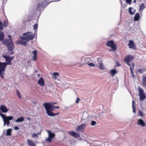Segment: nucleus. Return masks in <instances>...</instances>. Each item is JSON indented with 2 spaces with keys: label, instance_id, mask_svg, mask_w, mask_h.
Here are the masks:
<instances>
[{
  "label": "nucleus",
  "instance_id": "1",
  "mask_svg": "<svg viewBox=\"0 0 146 146\" xmlns=\"http://www.w3.org/2000/svg\"><path fill=\"white\" fill-rule=\"evenodd\" d=\"M35 35V33L33 34L32 32L24 33L22 34V36H19L20 38L17 40L15 43L17 45L21 44L24 46H26L27 42L32 40Z\"/></svg>",
  "mask_w": 146,
  "mask_h": 146
},
{
  "label": "nucleus",
  "instance_id": "2",
  "mask_svg": "<svg viewBox=\"0 0 146 146\" xmlns=\"http://www.w3.org/2000/svg\"><path fill=\"white\" fill-rule=\"evenodd\" d=\"M44 107L47 114L51 116H54L58 114L59 113H54L52 111L54 110L55 108L58 109V106H54L53 105L50 103H45L43 104Z\"/></svg>",
  "mask_w": 146,
  "mask_h": 146
},
{
  "label": "nucleus",
  "instance_id": "3",
  "mask_svg": "<svg viewBox=\"0 0 146 146\" xmlns=\"http://www.w3.org/2000/svg\"><path fill=\"white\" fill-rule=\"evenodd\" d=\"M47 5L46 0H39L38 3L35 11V13L38 14V17L40 15L42 12Z\"/></svg>",
  "mask_w": 146,
  "mask_h": 146
},
{
  "label": "nucleus",
  "instance_id": "4",
  "mask_svg": "<svg viewBox=\"0 0 146 146\" xmlns=\"http://www.w3.org/2000/svg\"><path fill=\"white\" fill-rule=\"evenodd\" d=\"M2 43L7 45L8 50L12 51L14 48V45L12 40H9V39H5L3 41Z\"/></svg>",
  "mask_w": 146,
  "mask_h": 146
},
{
  "label": "nucleus",
  "instance_id": "5",
  "mask_svg": "<svg viewBox=\"0 0 146 146\" xmlns=\"http://www.w3.org/2000/svg\"><path fill=\"white\" fill-rule=\"evenodd\" d=\"M7 65L5 62H0V75L3 78H4V72Z\"/></svg>",
  "mask_w": 146,
  "mask_h": 146
},
{
  "label": "nucleus",
  "instance_id": "6",
  "mask_svg": "<svg viewBox=\"0 0 146 146\" xmlns=\"http://www.w3.org/2000/svg\"><path fill=\"white\" fill-rule=\"evenodd\" d=\"M138 95L140 100H143L146 98L145 94L144 93V90L141 87L138 88Z\"/></svg>",
  "mask_w": 146,
  "mask_h": 146
},
{
  "label": "nucleus",
  "instance_id": "7",
  "mask_svg": "<svg viewBox=\"0 0 146 146\" xmlns=\"http://www.w3.org/2000/svg\"><path fill=\"white\" fill-rule=\"evenodd\" d=\"M47 132L48 133V137L46 139V141L48 142H50L55 137V135L54 133H52L49 130H47Z\"/></svg>",
  "mask_w": 146,
  "mask_h": 146
},
{
  "label": "nucleus",
  "instance_id": "8",
  "mask_svg": "<svg viewBox=\"0 0 146 146\" xmlns=\"http://www.w3.org/2000/svg\"><path fill=\"white\" fill-rule=\"evenodd\" d=\"M106 45L111 48L114 50H115L116 49V45L114 43L113 40L108 41L106 43Z\"/></svg>",
  "mask_w": 146,
  "mask_h": 146
},
{
  "label": "nucleus",
  "instance_id": "9",
  "mask_svg": "<svg viewBox=\"0 0 146 146\" xmlns=\"http://www.w3.org/2000/svg\"><path fill=\"white\" fill-rule=\"evenodd\" d=\"M133 56L130 55L127 56L125 58L124 61L125 63L129 66H131L130 62L133 59Z\"/></svg>",
  "mask_w": 146,
  "mask_h": 146
},
{
  "label": "nucleus",
  "instance_id": "10",
  "mask_svg": "<svg viewBox=\"0 0 146 146\" xmlns=\"http://www.w3.org/2000/svg\"><path fill=\"white\" fill-rule=\"evenodd\" d=\"M3 56L5 59L6 62H5V63H6L7 65L8 64L11 65V61L10 58V56L7 55H4Z\"/></svg>",
  "mask_w": 146,
  "mask_h": 146
},
{
  "label": "nucleus",
  "instance_id": "11",
  "mask_svg": "<svg viewBox=\"0 0 146 146\" xmlns=\"http://www.w3.org/2000/svg\"><path fill=\"white\" fill-rule=\"evenodd\" d=\"M68 133L72 136L73 137L75 138L79 137L80 136V135L79 134L76 133L74 131H69Z\"/></svg>",
  "mask_w": 146,
  "mask_h": 146
},
{
  "label": "nucleus",
  "instance_id": "12",
  "mask_svg": "<svg viewBox=\"0 0 146 146\" xmlns=\"http://www.w3.org/2000/svg\"><path fill=\"white\" fill-rule=\"evenodd\" d=\"M37 84L40 86L44 87V81L43 78L42 77H40L38 80Z\"/></svg>",
  "mask_w": 146,
  "mask_h": 146
},
{
  "label": "nucleus",
  "instance_id": "13",
  "mask_svg": "<svg viewBox=\"0 0 146 146\" xmlns=\"http://www.w3.org/2000/svg\"><path fill=\"white\" fill-rule=\"evenodd\" d=\"M86 123H83L81 125L79 126L77 129L76 130L77 131H81L84 129L85 127L86 126Z\"/></svg>",
  "mask_w": 146,
  "mask_h": 146
},
{
  "label": "nucleus",
  "instance_id": "14",
  "mask_svg": "<svg viewBox=\"0 0 146 146\" xmlns=\"http://www.w3.org/2000/svg\"><path fill=\"white\" fill-rule=\"evenodd\" d=\"M0 110L3 113H6L8 111L6 107L3 105H2L0 106Z\"/></svg>",
  "mask_w": 146,
  "mask_h": 146
},
{
  "label": "nucleus",
  "instance_id": "15",
  "mask_svg": "<svg viewBox=\"0 0 146 146\" xmlns=\"http://www.w3.org/2000/svg\"><path fill=\"white\" fill-rule=\"evenodd\" d=\"M128 46L130 48L133 49L135 47L134 43L132 40H130L128 43Z\"/></svg>",
  "mask_w": 146,
  "mask_h": 146
},
{
  "label": "nucleus",
  "instance_id": "16",
  "mask_svg": "<svg viewBox=\"0 0 146 146\" xmlns=\"http://www.w3.org/2000/svg\"><path fill=\"white\" fill-rule=\"evenodd\" d=\"M27 141L29 146H36L32 140L28 139L27 140Z\"/></svg>",
  "mask_w": 146,
  "mask_h": 146
},
{
  "label": "nucleus",
  "instance_id": "17",
  "mask_svg": "<svg viewBox=\"0 0 146 146\" xmlns=\"http://www.w3.org/2000/svg\"><path fill=\"white\" fill-rule=\"evenodd\" d=\"M138 124L143 127L145 126V124L142 119H139L138 120Z\"/></svg>",
  "mask_w": 146,
  "mask_h": 146
},
{
  "label": "nucleus",
  "instance_id": "18",
  "mask_svg": "<svg viewBox=\"0 0 146 146\" xmlns=\"http://www.w3.org/2000/svg\"><path fill=\"white\" fill-rule=\"evenodd\" d=\"M136 10L134 9L132 7H130L129 8V12L131 15H134L135 13Z\"/></svg>",
  "mask_w": 146,
  "mask_h": 146
},
{
  "label": "nucleus",
  "instance_id": "19",
  "mask_svg": "<svg viewBox=\"0 0 146 146\" xmlns=\"http://www.w3.org/2000/svg\"><path fill=\"white\" fill-rule=\"evenodd\" d=\"M88 117V114L86 112H84L83 113V115L82 117V120L86 119Z\"/></svg>",
  "mask_w": 146,
  "mask_h": 146
},
{
  "label": "nucleus",
  "instance_id": "20",
  "mask_svg": "<svg viewBox=\"0 0 146 146\" xmlns=\"http://www.w3.org/2000/svg\"><path fill=\"white\" fill-rule=\"evenodd\" d=\"M24 119L23 117H18L17 119L15 120V122L17 123H19L24 121Z\"/></svg>",
  "mask_w": 146,
  "mask_h": 146
},
{
  "label": "nucleus",
  "instance_id": "21",
  "mask_svg": "<svg viewBox=\"0 0 146 146\" xmlns=\"http://www.w3.org/2000/svg\"><path fill=\"white\" fill-rule=\"evenodd\" d=\"M140 18V16L139 14L138 13H137L135 15L134 17V21H138Z\"/></svg>",
  "mask_w": 146,
  "mask_h": 146
},
{
  "label": "nucleus",
  "instance_id": "22",
  "mask_svg": "<svg viewBox=\"0 0 146 146\" xmlns=\"http://www.w3.org/2000/svg\"><path fill=\"white\" fill-rule=\"evenodd\" d=\"M135 104L134 101L133 100L132 101V107L133 108V111L134 113H136V110Z\"/></svg>",
  "mask_w": 146,
  "mask_h": 146
},
{
  "label": "nucleus",
  "instance_id": "23",
  "mask_svg": "<svg viewBox=\"0 0 146 146\" xmlns=\"http://www.w3.org/2000/svg\"><path fill=\"white\" fill-rule=\"evenodd\" d=\"M117 71L116 70L113 69L110 71V73L111 74L112 76H114L117 73Z\"/></svg>",
  "mask_w": 146,
  "mask_h": 146
},
{
  "label": "nucleus",
  "instance_id": "24",
  "mask_svg": "<svg viewBox=\"0 0 146 146\" xmlns=\"http://www.w3.org/2000/svg\"><path fill=\"white\" fill-rule=\"evenodd\" d=\"M12 129H7L6 132V135L7 136H10L11 135V131Z\"/></svg>",
  "mask_w": 146,
  "mask_h": 146
},
{
  "label": "nucleus",
  "instance_id": "25",
  "mask_svg": "<svg viewBox=\"0 0 146 146\" xmlns=\"http://www.w3.org/2000/svg\"><path fill=\"white\" fill-rule=\"evenodd\" d=\"M4 38V35L2 32L0 33V40L2 41Z\"/></svg>",
  "mask_w": 146,
  "mask_h": 146
},
{
  "label": "nucleus",
  "instance_id": "26",
  "mask_svg": "<svg viewBox=\"0 0 146 146\" xmlns=\"http://www.w3.org/2000/svg\"><path fill=\"white\" fill-rule=\"evenodd\" d=\"M8 21L7 20H4L3 22V24L4 27H7L8 25Z\"/></svg>",
  "mask_w": 146,
  "mask_h": 146
},
{
  "label": "nucleus",
  "instance_id": "27",
  "mask_svg": "<svg viewBox=\"0 0 146 146\" xmlns=\"http://www.w3.org/2000/svg\"><path fill=\"white\" fill-rule=\"evenodd\" d=\"M145 70L144 69H137V72H139L141 74H142L144 73Z\"/></svg>",
  "mask_w": 146,
  "mask_h": 146
},
{
  "label": "nucleus",
  "instance_id": "28",
  "mask_svg": "<svg viewBox=\"0 0 146 146\" xmlns=\"http://www.w3.org/2000/svg\"><path fill=\"white\" fill-rule=\"evenodd\" d=\"M142 81L143 84L144 86H146V76L143 78Z\"/></svg>",
  "mask_w": 146,
  "mask_h": 146
},
{
  "label": "nucleus",
  "instance_id": "29",
  "mask_svg": "<svg viewBox=\"0 0 146 146\" xmlns=\"http://www.w3.org/2000/svg\"><path fill=\"white\" fill-rule=\"evenodd\" d=\"M145 8V7L144 6V3H142L141 4L140 6L139 7V10L140 11H142Z\"/></svg>",
  "mask_w": 146,
  "mask_h": 146
},
{
  "label": "nucleus",
  "instance_id": "30",
  "mask_svg": "<svg viewBox=\"0 0 146 146\" xmlns=\"http://www.w3.org/2000/svg\"><path fill=\"white\" fill-rule=\"evenodd\" d=\"M31 137L34 138H38V134L36 133H33Z\"/></svg>",
  "mask_w": 146,
  "mask_h": 146
},
{
  "label": "nucleus",
  "instance_id": "31",
  "mask_svg": "<svg viewBox=\"0 0 146 146\" xmlns=\"http://www.w3.org/2000/svg\"><path fill=\"white\" fill-rule=\"evenodd\" d=\"M99 67L102 70H104L105 68L103 64V63L102 62H101L99 64Z\"/></svg>",
  "mask_w": 146,
  "mask_h": 146
},
{
  "label": "nucleus",
  "instance_id": "32",
  "mask_svg": "<svg viewBox=\"0 0 146 146\" xmlns=\"http://www.w3.org/2000/svg\"><path fill=\"white\" fill-rule=\"evenodd\" d=\"M59 75V73L58 72H54L52 74V76L53 78L55 79L56 78V76H58Z\"/></svg>",
  "mask_w": 146,
  "mask_h": 146
},
{
  "label": "nucleus",
  "instance_id": "33",
  "mask_svg": "<svg viewBox=\"0 0 146 146\" xmlns=\"http://www.w3.org/2000/svg\"><path fill=\"white\" fill-rule=\"evenodd\" d=\"M38 24L35 23L33 25V29L34 30L36 31L37 30L38 27Z\"/></svg>",
  "mask_w": 146,
  "mask_h": 146
},
{
  "label": "nucleus",
  "instance_id": "34",
  "mask_svg": "<svg viewBox=\"0 0 146 146\" xmlns=\"http://www.w3.org/2000/svg\"><path fill=\"white\" fill-rule=\"evenodd\" d=\"M88 65L89 66H92L93 67H95V64L92 62L88 63Z\"/></svg>",
  "mask_w": 146,
  "mask_h": 146
},
{
  "label": "nucleus",
  "instance_id": "35",
  "mask_svg": "<svg viewBox=\"0 0 146 146\" xmlns=\"http://www.w3.org/2000/svg\"><path fill=\"white\" fill-rule=\"evenodd\" d=\"M96 124V123L95 121H92L91 122V125L92 126L95 125Z\"/></svg>",
  "mask_w": 146,
  "mask_h": 146
},
{
  "label": "nucleus",
  "instance_id": "36",
  "mask_svg": "<svg viewBox=\"0 0 146 146\" xmlns=\"http://www.w3.org/2000/svg\"><path fill=\"white\" fill-rule=\"evenodd\" d=\"M3 24L0 21V30H1L3 29Z\"/></svg>",
  "mask_w": 146,
  "mask_h": 146
},
{
  "label": "nucleus",
  "instance_id": "37",
  "mask_svg": "<svg viewBox=\"0 0 146 146\" xmlns=\"http://www.w3.org/2000/svg\"><path fill=\"white\" fill-rule=\"evenodd\" d=\"M132 0H126V2L128 4H131Z\"/></svg>",
  "mask_w": 146,
  "mask_h": 146
},
{
  "label": "nucleus",
  "instance_id": "38",
  "mask_svg": "<svg viewBox=\"0 0 146 146\" xmlns=\"http://www.w3.org/2000/svg\"><path fill=\"white\" fill-rule=\"evenodd\" d=\"M37 51L36 50H34L33 51L32 53L34 55H36L37 54Z\"/></svg>",
  "mask_w": 146,
  "mask_h": 146
},
{
  "label": "nucleus",
  "instance_id": "39",
  "mask_svg": "<svg viewBox=\"0 0 146 146\" xmlns=\"http://www.w3.org/2000/svg\"><path fill=\"white\" fill-rule=\"evenodd\" d=\"M116 64L117 66H121L120 64L119 63V62L118 61L116 62Z\"/></svg>",
  "mask_w": 146,
  "mask_h": 146
},
{
  "label": "nucleus",
  "instance_id": "40",
  "mask_svg": "<svg viewBox=\"0 0 146 146\" xmlns=\"http://www.w3.org/2000/svg\"><path fill=\"white\" fill-rule=\"evenodd\" d=\"M14 129L16 130H18L19 129V127L17 126H16L14 127Z\"/></svg>",
  "mask_w": 146,
  "mask_h": 146
},
{
  "label": "nucleus",
  "instance_id": "41",
  "mask_svg": "<svg viewBox=\"0 0 146 146\" xmlns=\"http://www.w3.org/2000/svg\"><path fill=\"white\" fill-rule=\"evenodd\" d=\"M130 70L131 73V74H133V72L132 71V68L131 67H130Z\"/></svg>",
  "mask_w": 146,
  "mask_h": 146
},
{
  "label": "nucleus",
  "instance_id": "42",
  "mask_svg": "<svg viewBox=\"0 0 146 146\" xmlns=\"http://www.w3.org/2000/svg\"><path fill=\"white\" fill-rule=\"evenodd\" d=\"M36 59V55H34L33 58V60H35Z\"/></svg>",
  "mask_w": 146,
  "mask_h": 146
},
{
  "label": "nucleus",
  "instance_id": "43",
  "mask_svg": "<svg viewBox=\"0 0 146 146\" xmlns=\"http://www.w3.org/2000/svg\"><path fill=\"white\" fill-rule=\"evenodd\" d=\"M139 115L141 116H143V113L141 111H140L139 113Z\"/></svg>",
  "mask_w": 146,
  "mask_h": 146
},
{
  "label": "nucleus",
  "instance_id": "44",
  "mask_svg": "<svg viewBox=\"0 0 146 146\" xmlns=\"http://www.w3.org/2000/svg\"><path fill=\"white\" fill-rule=\"evenodd\" d=\"M18 98L19 99H21V96L20 94L17 95Z\"/></svg>",
  "mask_w": 146,
  "mask_h": 146
},
{
  "label": "nucleus",
  "instance_id": "45",
  "mask_svg": "<svg viewBox=\"0 0 146 146\" xmlns=\"http://www.w3.org/2000/svg\"><path fill=\"white\" fill-rule=\"evenodd\" d=\"M8 37L10 38V39H9V40H11V36L10 35H8Z\"/></svg>",
  "mask_w": 146,
  "mask_h": 146
},
{
  "label": "nucleus",
  "instance_id": "46",
  "mask_svg": "<svg viewBox=\"0 0 146 146\" xmlns=\"http://www.w3.org/2000/svg\"><path fill=\"white\" fill-rule=\"evenodd\" d=\"M79 100H80V99L78 98L77 100L76 101V102L77 103H78V102H79Z\"/></svg>",
  "mask_w": 146,
  "mask_h": 146
},
{
  "label": "nucleus",
  "instance_id": "47",
  "mask_svg": "<svg viewBox=\"0 0 146 146\" xmlns=\"http://www.w3.org/2000/svg\"><path fill=\"white\" fill-rule=\"evenodd\" d=\"M16 91H17V95L19 94H20L19 90H17Z\"/></svg>",
  "mask_w": 146,
  "mask_h": 146
},
{
  "label": "nucleus",
  "instance_id": "48",
  "mask_svg": "<svg viewBox=\"0 0 146 146\" xmlns=\"http://www.w3.org/2000/svg\"><path fill=\"white\" fill-rule=\"evenodd\" d=\"M13 58H14V56H12V57L10 56V58L11 59V61H12V60Z\"/></svg>",
  "mask_w": 146,
  "mask_h": 146
},
{
  "label": "nucleus",
  "instance_id": "49",
  "mask_svg": "<svg viewBox=\"0 0 146 146\" xmlns=\"http://www.w3.org/2000/svg\"><path fill=\"white\" fill-rule=\"evenodd\" d=\"M51 104H52L53 105H53L55 104H56V102H52L50 103Z\"/></svg>",
  "mask_w": 146,
  "mask_h": 146
},
{
  "label": "nucleus",
  "instance_id": "50",
  "mask_svg": "<svg viewBox=\"0 0 146 146\" xmlns=\"http://www.w3.org/2000/svg\"><path fill=\"white\" fill-rule=\"evenodd\" d=\"M135 66V64L134 63H132V66L133 67Z\"/></svg>",
  "mask_w": 146,
  "mask_h": 146
},
{
  "label": "nucleus",
  "instance_id": "51",
  "mask_svg": "<svg viewBox=\"0 0 146 146\" xmlns=\"http://www.w3.org/2000/svg\"><path fill=\"white\" fill-rule=\"evenodd\" d=\"M136 0H134V1H133V3H136Z\"/></svg>",
  "mask_w": 146,
  "mask_h": 146
},
{
  "label": "nucleus",
  "instance_id": "52",
  "mask_svg": "<svg viewBox=\"0 0 146 146\" xmlns=\"http://www.w3.org/2000/svg\"><path fill=\"white\" fill-rule=\"evenodd\" d=\"M60 0H56V1H55V2H57V1H60Z\"/></svg>",
  "mask_w": 146,
  "mask_h": 146
},
{
  "label": "nucleus",
  "instance_id": "53",
  "mask_svg": "<svg viewBox=\"0 0 146 146\" xmlns=\"http://www.w3.org/2000/svg\"><path fill=\"white\" fill-rule=\"evenodd\" d=\"M39 77L40 76V75L39 74H38L37 75Z\"/></svg>",
  "mask_w": 146,
  "mask_h": 146
},
{
  "label": "nucleus",
  "instance_id": "54",
  "mask_svg": "<svg viewBox=\"0 0 146 146\" xmlns=\"http://www.w3.org/2000/svg\"><path fill=\"white\" fill-rule=\"evenodd\" d=\"M13 52H11V53H10V54H13Z\"/></svg>",
  "mask_w": 146,
  "mask_h": 146
},
{
  "label": "nucleus",
  "instance_id": "55",
  "mask_svg": "<svg viewBox=\"0 0 146 146\" xmlns=\"http://www.w3.org/2000/svg\"><path fill=\"white\" fill-rule=\"evenodd\" d=\"M132 74V76L133 77L134 76L133 73V74Z\"/></svg>",
  "mask_w": 146,
  "mask_h": 146
},
{
  "label": "nucleus",
  "instance_id": "56",
  "mask_svg": "<svg viewBox=\"0 0 146 146\" xmlns=\"http://www.w3.org/2000/svg\"><path fill=\"white\" fill-rule=\"evenodd\" d=\"M37 133L38 134H38L39 135V134H40V133Z\"/></svg>",
  "mask_w": 146,
  "mask_h": 146
},
{
  "label": "nucleus",
  "instance_id": "57",
  "mask_svg": "<svg viewBox=\"0 0 146 146\" xmlns=\"http://www.w3.org/2000/svg\"><path fill=\"white\" fill-rule=\"evenodd\" d=\"M98 60H100V58H98Z\"/></svg>",
  "mask_w": 146,
  "mask_h": 146
},
{
  "label": "nucleus",
  "instance_id": "58",
  "mask_svg": "<svg viewBox=\"0 0 146 146\" xmlns=\"http://www.w3.org/2000/svg\"><path fill=\"white\" fill-rule=\"evenodd\" d=\"M120 3H121V4H122V3H121V1H120Z\"/></svg>",
  "mask_w": 146,
  "mask_h": 146
},
{
  "label": "nucleus",
  "instance_id": "59",
  "mask_svg": "<svg viewBox=\"0 0 146 146\" xmlns=\"http://www.w3.org/2000/svg\"><path fill=\"white\" fill-rule=\"evenodd\" d=\"M103 112V111L101 113H100V114L102 113Z\"/></svg>",
  "mask_w": 146,
  "mask_h": 146
},
{
  "label": "nucleus",
  "instance_id": "60",
  "mask_svg": "<svg viewBox=\"0 0 146 146\" xmlns=\"http://www.w3.org/2000/svg\"><path fill=\"white\" fill-rule=\"evenodd\" d=\"M100 106H102V105H100Z\"/></svg>",
  "mask_w": 146,
  "mask_h": 146
},
{
  "label": "nucleus",
  "instance_id": "61",
  "mask_svg": "<svg viewBox=\"0 0 146 146\" xmlns=\"http://www.w3.org/2000/svg\"><path fill=\"white\" fill-rule=\"evenodd\" d=\"M35 72H37V71H36Z\"/></svg>",
  "mask_w": 146,
  "mask_h": 146
}]
</instances>
